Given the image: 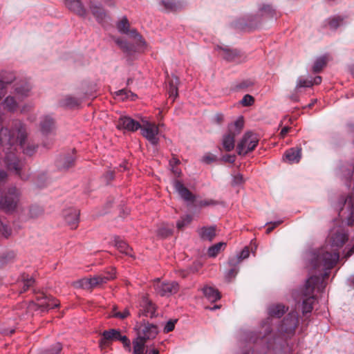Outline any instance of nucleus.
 Listing matches in <instances>:
<instances>
[{"label": "nucleus", "mask_w": 354, "mask_h": 354, "mask_svg": "<svg viewBox=\"0 0 354 354\" xmlns=\"http://www.w3.org/2000/svg\"><path fill=\"white\" fill-rule=\"evenodd\" d=\"M27 137L25 125L20 120H15L12 128L3 127L0 130V146L2 145L6 151L3 163L7 169L13 172L20 179L26 180L29 178L25 163L15 153V145H19L24 153L32 156L36 151L33 145H26Z\"/></svg>", "instance_id": "1"}, {"label": "nucleus", "mask_w": 354, "mask_h": 354, "mask_svg": "<svg viewBox=\"0 0 354 354\" xmlns=\"http://www.w3.org/2000/svg\"><path fill=\"white\" fill-rule=\"evenodd\" d=\"M348 239V234L341 227L333 229L329 234L328 241L331 247V251L323 249L311 259L310 265L315 270H330L337 262L339 254V249L342 248Z\"/></svg>", "instance_id": "2"}, {"label": "nucleus", "mask_w": 354, "mask_h": 354, "mask_svg": "<svg viewBox=\"0 0 354 354\" xmlns=\"http://www.w3.org/2000/svg\"><path fill=\"white\" fill-rule=\"evenodd\" d=\"M8 178L7 172L0 170V183ZM21 198V191L15 186L10 187L3 196H0V209L7 213L14 212L18 207Z\"/></svg>", "instance_id": "3"}, {"label": "nucleus", "mask_w": 354, "mask_h": 354, "mask_svg": "<svg viewBox=\"0 0 354 354\" xmlns=\"http://www.w3.org/2000/svg\"><path fill=\"white\" fill-rule=\"evenodd\" d=\"M322 283V279L318 276H311L305 283L303 295L306 298L302 302V312L304 314L310 313L313 309V304L316 299L313 295L316 286Z\"/></svg>", "instance_id": "4"}, {"label": "nucleus", "mask_w": 354, "mask_h": 354, "mask_svg": "<svg viewBox=\"0 0 354 354\" xmlns=\"http://www.w3.org/2000/svg\"><path fill=\"white\" fill-rule=\"evenodd\" d=\"M244 127V120L243 116H240L237 120L228 125V132L223 138V147L226 151H231L234 148V138L239 135Z\"/></svg>", "instance_id": "5"}, {"label": "nucleus", "mask_w": 354, "mask_h": 354, "mask_svg": "<svg viewBox=\"0 0 354 354\" xmlns=\"http://www.w3.org/2000/svg\"><path fill=\"white\" fill-rule=\"evenodd\" d=\"M115 277V270L112 268L111 272L104 274L95 276L93 278L82 279L78 281L80 286L84 289H91L97 286L102 285Z\"/></svg>", "instance_id": "6"}, {"label": "nucleus", "mask_w": 354, "mask_h": 354, "mask_svg": "<svg viewBox=\"0 0 354 354\" xmlns=\"http://www.w3.org/2000/svg\"><path fill=\"white\" fill-rule=\"evenodd\" d=\"M259 142V138L256 133L248 131L246 132L240 142L238 144L236 150L239 155L245 156L248 153L252 151Z\"/></svg>", "instance_id": "7"}, {"label": "nucleus", "mask_w": 354, "mask_h": 354, "mask_svg": "<svg viewBox=\"0 0 354 354\" xmlns=\"http://www.w3.org/2000/svg\"><path fill=\"white\" fill-rule=\"evenodd\" d=\"M153 288L156 292L161 297H169L178 291L179 285L176 281H160V279H156Z\"/></svg>", "instance_id": "8"}, {"label": "nucleus", "mask_w": 354, "mask_h": 354, "mask_svg": "<svg viewBox=\"0 0 354 354\" xmlns=\"http://www.w3.org/2000/svg\"><path fill=\"white\" fill-rule=\"evenodd\" d=\"M299 323L298 316L296 312H291L283 319L279 326V330L280 333L287 336L292 335Z\"/></svg>", "instance_id": "9"}, {"label": "nucleus", "mask_w": 354, "mask_h": 354, "mask_svg": "<svg viewBox=\"0 0 354 354\" xmlns=\"http://www.w3.org/2000/svg\"><path fill=\"white\" fill-rule=\"evenodd\" d=\"M141 134L145 137L152 145H157L159 142L158 137L159 133L158 127L154 123L146 122L141 125Z\"/></svg>", "instance_id": "10"}, {"label": "nucleus", "mask_w": 354, "mask_h": 354, "mask_svg": "<svg viewBox=\"0 0 354 354\" xmlns=\"http://www.w3.org/2000/svg\"><path fill=\"white\" fill-rule=\"evenodd\" d=\"M138 337L145 341L153 339L158 334L157 326L149 322L140 323L136 326Z\"/></svg>", "instance_id": "11"}, {"label": "nucleus", "mask_w": 354, "mask_h": 354, "mask_svg": "<svg viewBox=\"0 0 354 354\" xmlns=\"http://www.w3.org/2000/svg\"><path fill=\"white\" fill-rule=\"evenodd\" d=\"M36 305L41 311H48L58 307L59 303L54 297L41 293L36 297Z\"/></svg>", "instance_id": "12"}, {"label": "nucleus", "mask_w": 354, "mask_h": 354, "mask_svg": "<svg viewBox=\"0 0 354 354\" xmlns=\"http://www.w3.org/2000/svg\"><path fill=\"white\" fill-rule=\"evenodd\" d=\"M64 6L72 12L85 19L88 15V10L83 3V0H64Z\"/></svg>", "instance_id": "13"}, {"label": "nucleus", "mask_w": 354, "mask_h": 354, "mask_svg": "<svg viewBox=\"0 0 354 354\" xmlns=\"http://www.w3.org/2000/svg\"><path fill=\"white\" fill-rule=\"evenodd\" d=\"M88 9L95 20L102 24L108 17L106 12L101 3L95 2V0H89L88 3Z\"/></svg>", "instance_id": "14"}, {"label": "nucleus", "mask_w": 354, "mask_h": 354, "mask_svg": "<svg viewBox=\"0 0 354 354\" xmlns=\"http://www.w3.org/2000/svg\"><path fill=\"white\" fill-rule=\"evenodd\" d=\"M118 129H125L129 131H136L141 128V124L136 120L128 116L120 117L116 124Z\"/></svg>", "instance_id": "15"}, {"label": "nucleus", "mask_w": 354, "mask_h": 354, "mask_svg": "<svg viewBox=\"0 0 354 354\" xmlns=\"http://www.w3.org/2000/svg\"><path fill=\"white\" fill-rule=\"evenodd\" d=\"M139 316L153 317L156 313V306L147 296L142 297L140 303Z\"/></svg>", "instance_id": "16"}, {"label": "nucleus", "mask_w": 354, "mask_h": 354, "mask_svg": "<svg viewBox=\"0 0 354 354\" xmlns=\"http://www.w3.org/2000/svg\"><path fill=\"white\" fill-rule=\"evenodd\" d=\"M80 212L75 208H68L63 212L66 223L71 228L76 229L78 226Z\"/></svg>", "instance_id": "17"}, {"label": "nucleus", "mask_w": 354, "mask_h": 354, "mask_svg": "<svg viewBox=\"0 0 354 354\" xmlns=\"http://www.w3.org/2000/svg\"><path fill=\"white\" fill-rule=\"evenodd\" d=\"M174 187L180 196L187 202H194L195 196L180 180L174 181Z\"/></svg>", "instance_id": "18"}, {"label": "nucleus", "mask_w": 354, "mask_h": 354, "mask_svg": "<svg viewBox=\"0 0 354 354\" xmlns=\"http://www.w3.org/2000/svg\"><path fill=\"white\" fill-rule=\"evenodd\" d=\"M55 129V121L50 115H45L40 121V130L43 135L48 136L53 133Z\"/></svg>", "instance_id": "19"}, {"label": "nucleus", "mask_w": 354, "mask_h": 354, "mask_svg": "<svg viewBox=\"0 0 354 354\" xmlns=\"http://www.w3.org/2000/svg\"><path fill=\"white\" fill-rule=\"evenodd\" d=\"M113 242L115 247L119 250L120 252L125 254L126 256L135 259L132 248H130L129 245L120 237L115 236Z\"/></svg>", "instance_id": "20"}, {"label": "nucleus", "mask_w": 354, "mask_h": 354, "mask_svg": "<svg viewBox=\"0 0 354 354\" xmlns=\"http://www.w3.org/2000/svg\"><path fill=\"white\" fill-rule=\"evenodd\" d=\"M180 80L177 76L173 75L171 78L168 80V86H167V91L169 95V97L172 99V102L178 95V84Z\"/></svg>", "instance_id": "21"}, {"label": "nucleus", "mask_w": 354, "mask_h": 354, "mask_svg": "<svg viewBox=\"0 0 354 354\" xmlns=\"http://www.w3.org/2000/svg\"><path fill=\"white\" fill-rule=\"evenodd\" d=\"M15 78V76L12 72L2 71L0 73V100L5 95L6 85L12 83Z\"/></svg>", "instance_id": "22"}, {"label": "nucleus", "mask_w": 354, "mask_h": 354, "mask_svg": "<svg viewBox=\"0 0 354 354\" xmlns=\"http://www.w3.org/2000/svg\"><path fill=\"white\" fill-rule=\"evenodd\" d=\"M119 335V330L115 329H111L104 330L102 334V338L100 340V344L101 346H106L109 342L118 340V336Z\"/></svg>", "instance_id": "23"}, {"label": "nucleus", "mask_w": 354, "mask_h": 354, "mask_svg": "<svg viewBox=\"0 0 354 354\" xmlns=\"http://www.w3.org/2000/svg\"><path fill=\"white\" fill-rule=\"evenodd\" d=\"M223 51V57L228 62H240L241 61L242 55L236 49H229L227 48H221Z\"/></svg>", "instance_id": "24"}, {"label": "nucleus", "mask_w": 354, "mask_h": 354, "mask_svg": "<svg viewBox=\"0 0 354 354\" xmlns=\"http://www.w3.org/2000/svg\"><path fill=\"white\" fill-rule=\"evenodd\" d=\"M284 157L290 164L298 163L301 158V149L291 148L286 151Z\"/></svg>", "instance_id": "25"}, {"label": "nucleus", "mask_w": 354, "mask_h": 354, "mask_svg": "<svg viewBox=\"0 0 354 354\" xmlns=\"http://www.w3.org/2000/svg\"><path fill=\"white\" fill-rule=\"evenodd\" d=\"M287 310L288 308L281 304H272L268 308V315L270 317L278 318L282 317Z\"/></svg>", "instance_id": "26"}, {"label": "nucleus", "mask_w": 354, "mask_h": 354, "mask_svg": "<svg viewBox=\"0 0 354 354\" xmlns=\"http://www.w3.org/2000/svg\"><path fill=\"white\" fill-rule=\"evenodd\" d=\"M198 234L202 239L212 241L216 236V227H203L199 230Z\"/></svg>", "instance_id": "27"}, {"label": "nucleus", "mask_w": 354, "mask_h": 354, "mask_svg": "<svg viewBox=\"0 0 354 354\" xmlns=\"http://www.w3.org/2000/svg\"><path fill=\"white\" fill-rule=\"evenodd\" d=\"M115 42L120 48L129 56L133 55L136 52L134 46L126 40L117 38L115 39Z\"/></svg>", "instance_id": "28"}, {"label": "nucleus", "mask_w": 354, "mask_h": 354, "mask_svg": "<svg viewBox=\"0 0 354 354\" xmlns=\"http://www.w3.org/2000/svg\"><path fill=\"white\" fill-rule=\"evenodd\" d=\"M328 61V55H324L317 57L312 67V71L314 73H318L321 72L324 67H326Z\"/></svg>", "instance_id": "29"}, {"label": "nucleus", "mask_w": 354, "mask_h": 354, "mask_svg": "<svg viewBox=\"0 0 354 354\" xmlns=\"http://www.w3.org/2000/svg\"><path fill=\"white\" fill-rule=\"evenodd\" d=\"M31 86L27 82H23L15 85V91L19 97H26L28 95Z\"/></svg>", "instance_id": "30"}, {"label": "nucleus", "mask_w": 354, "mask_h": 354, "mask_svg": "<svg viewBox=\"0 0 354 354\" xmlns=\"http://www.w3.org/2000/svg\"><path fill=\"white\" fill-rule=\"evenodd\" d=\"M203 292L205 297L212 302H215L221 298L220 292L212 287H204Z\"/></svg>", "instance_id": "31"}, {"label": "nucleus", "mask_w": 354, "mask_h": 354, "mask_svg": "<svg viewBox=\"0 0 354 354\" xmlns=\"http://www.w3.org/2000/svg\"><path fill=\"white\" fill-rule=\"evenodd\" d=\"M75 159L71 156L60 157L57 161V166L60 169L67 170L74 165Z\"/></svg>", "instance_id": "32"}, {"label": "nucleus", "mask_w": 354, "mask_h": 354, "mask_svg": "<svg viewBox=\"0 0 354 354\" xmlns=\"http://www.w3.org/2000/svg\"><path fill=\"white\" fill-rule=\"evenodd\" d=\"M228 264L231 268L227 272L225 277L230 281L234 278L239 272V260L230 259H229Z\"/></svg>", "instance_id": "33"}, {"label": "nucleus", "mask_w": 354, "mask_h": 354, "mask_svg": "<svg viewBox=\"0 0 354 354\" xmlns=\"http://www.w3.org/2000/svg\"><path fill=\"white\" fill-rule=\"evenodd\" d=\"M80 102L78 99L67 95L64 99H62L60 102V104L62 106L73 109L77 107L80 105Z\"/></svg>", "instance_id": "34"}, {"label": "nucleus", "mask_w": 354, "mask_h": 354, "mask_svg": "<svg viewBox=\"0 0 354 354\" xmlns=\"http://www.w3.org/2000/svg\"><path fill=\"white\" fill-rule=\"evenodd\" d=\"M226 243L219 242L208 248L207 254L209 257H216L221 250H224Z\"/></svg>", "instance_id": "35"}, {"label": "nucleus", "mask_w": 354, "mask_h": 354, "mask_svg": "<svg viewBox=\"0 0 354 354\" xmlns=\"http://www.w3.org/2000/svg\"><path fill=\"white\" fill-rule=\"evenodd\" d=\"M2 106L4 109H6L10 112H14L17 110L18 105L13 97L8 96L3 101Z\"/></svg>", "instance_id": "36"}, {"label": "nucleus", "mask_w": 354, "mask_h": 354, "mask_svg": "<svg viewBox=\"0 0 354 354\" xmlns=\"http://www.w3.org/2000/svg\"><path fill=\"white\" fill-rule=\"evenodd\" d=\"M160 4L162 6L167 12L176 11L180 8V4L174 0H162Z\"/></svg>", "instance_id": "37"}, {"label": "nucleus", "mask_w": 354, "mask_h": 354, "mask_svg": "<svg viewBox=\"0 0 354 354\" xmlns=\"http://www.w3.org/2000/svg\"><path fill=\"white\" fill-rule=\"evenodd\" d=\"M116 27L118 31L122 34H128L130 28V24L127 17H123L122 19L117 23Z\"/></svg>", "instance_id": "38"}, {"label": "nucleus", "mask_w": 354, "mask_h": 354, "mask_svg": "<svg viewBox=\"0 0 354 354\" xmlns=\"http://www.w3.org/2000/svg\"><path fill=\"white\" fill-rule=\"evenodd\" d=\"M115 95L118 97H121L122 100L130 99L131 100H135L137 98V95L131 92V91L123 88L115 92Z\"/></svg>", "instance_id": "39"}, {"label": "nucleus", "mask_w": 354, "mask_h": 354, "mask_svg": "<svg viewBox=\"0 0 354 354\" xmlns=\"http://www.w3.org/2000/svg\"><path fill=\"white\" fill-rule=\"evenodd\" d=\"M146 341L137 337L133 341V354H143Z\"/></svg>", "instance_id": "40"}, {"label": "nucleus", "mask_w": 354, "mask_h": 354, "mask_svg": "<svg viewBox=\"0 0 354 354\" xmlns=\"http://www.w3.org/2000/svg\"><path fill=\"white\" fill-rule=\"evenodd\" d=\"M62 349V344L57 342L48 348L41 350L37 354H59Z\"/></svg>", "instance_id": "41"}, {"label": "nucleus", "mask_w": 354, "mask_h": 354, "mask_svg": "<svg viewBox=\"0 0 354 354\" xmlns=\"http://www.w3.org/2000/svg\"><path fill=\"white\" fill-rule=\"evenodd\" d=\"M127 35L136 39L139 42V44H140L141 46H146L145 41L144 40L142 37L138 33L136 29H129V33Z\"/></svg>", "instance_id": "42"}, {"label": "nucleus", "mask_w": 354, "mask_h": 354, "mask_svg": "<svg viewBox=\"0 0 354 354\" xmlns=\"http://www.w3.org/2000/svg\"><path fill=\"white\" fill-rule=\"evenodd\" d=\"M343 18L341 17H334L328 19V26L331 29H337L343 21Z\"/></svg>", "instance_id": "43"}, {"label": "nucleus", "mask_w": 354, "mask_h": 354, "mask_svg": "<svg viewBox=\"0 0 354 354\" xmlns=\"http://www.w3.org/2000/svg\"><path fill=\"white\" fill-rule=\"evenodd\" d=\"M192 221V217L190 215H185L177 221L176 225L179 230H182L185 226L189 224Z\"/></svg>", "instance_id": "44"}, {"label": "nucleus", "mask_w": 354, "mask_h": 354, "mask_svg": "<svg viewBox=\"0 0 354 354\" xmlns=\"http://www.w3.org/2000/svg\"><path fill=\"white\" fill-rule=\"evenodd\" d=\"M313 86V84L311 83V80L308 79H303L301 77H299L297 81L296 89L300 88L305 87H311Z\"/></svg>", "instance_id": "45"}, {"label": "nucleus", "mask_w": 354, "mask_h": 354, "mask_svg": "<svg viewBox=\"0 0 354 354\" xmlns=\"http://www.w3.org/2000/svg\"><path fill=\"white\" fill-rule=\"evenodd\" d=\"M250 255V250L248 247H245L238 254L236 257L232 258L231 259H237L239 260V263L241 261L246 258H248Z\"/></svg>", "instance_id": "46"}, {"label": "nucleus", "mask_w": 354, "mask_h": 354, "mask_svg": "<svg viewBox=\"0 0 354 354\" xmlns=\"http://www.w3.org/2000/svg\"><path fill=\"white\" fill-rule=\"evenodd\" d=\"M35 283V279L32 277L24 279L23 287L20 291V293L25 292L30 287H31Z\"/></svg>", "instance_id": "47"}, {"label": "nucleus", "mask_w": 354, "mask_h": 354, "mask_svg": "<svg viewBox=\"0 0 354 354\" xmlns=\"http://www.w3.org/2000/svg\"><path fill=\"white\" fill-rule=\"evenodd\" d=\"M254 102V98L250 95H245L242 98L241 103L244 106H251Z\"/></svg>", "instance_id": "48"}, {"label": "nucleus", "mask_w": 354, "mask_h": 354, "mask_svg": "<svg viewBox=\"0 0 354 354\" xmlns=\"http://www.w3.org/2000/svg\"><path fill=\"white\" fill-rule=\"evenodd\" d=\"M244 183L243 176L240 173H237L233 176L232 185L233 186L240 185Z\"/></svg>", "instance_id": "49"}, {"label": "nucleus", "mask_w": 354, "mask_h": 354, "mask_svg": "<svg viewBox=\"0 0 354 354\" xmlns=\"http://www.w3.org/2000/svg\"><path fill=\"white\" fill-rule=\"evenodd\" d=\"M130 315V312L127 308H124L122 312L115 313V314L112 315L113 317L118 318L120 319H123L129 317Z\"/></svg>", "instance_id": "50"}, {"label": "nucleus", "mask_w": 354, "mask_h": 354, "mask_svg": "<svg viewBox=\"0 0 354 354\" xmlns=\"http://www.w3.org/2000/svg\"><path fill=\"white\" fill-rule=\"evenodd\" d=\"M261 11L266 15H268L270 17H273L274 13V10L270 5H264L261 8Z\"/></svg>", "instance_id": "51"}, {"label": "nucleus", "mask_w": 354, "mask_h": 354, "mask_svg": "<svg viewBox=\"0 0 354 354\" xmlns=\"http://www.w3.org/2000/svg\"><path fill=\"white\" fill-rule=\"evenodd\" d=\"M282 223V221H277L274 222L267 223L268 227L266 229V233L270 234L276 227Z\"/></svg>", "instance_id": "52"}, {"label": "nucleus", "mask_w": 354, "mask_h": 354, "mask_svg": "<svg viewBox=\"0 0 354 354\" xmlns=\"http://www.w3.org/2000/svg\"><path fill=\"white\" fill-rule=\"evenodd\" d=\"M118 340L122 342L124 346H127L128 348L130 347V340L128 339V337L125 335H122L120 332L119 331V335L118 336Z\"/></svg>", "instance_id": "53"}, {"label": "nucleus", "mask_w": 354, "mask_h": 354, "mask_svg": "<svg viewBox=\"0 0 354 354\" xmlns=\"http://www.w3.org/2000/svg\"><path fill=\"white\" fill-rule=\"evenodd\" d=\"M175 322H176V321H174V322L171 321V320L168 321L164 327V332L169 333V332L172 331L175 327Z\"/></svg>", "instance_id": "54"}, {"label": "nucleus", "mask_w": 354, "mask_h": 354, "mask_svg": "<svg viewBox=\"0 0 354 354\" xmlns=\"http://www.w3.org/2000/svg\"><path fill=\"white\" fill-rule=\"evenodd\" d=\"M0 231H1L2 234L8 238L11 234V229L7 225H2L0 227Z\"/></svg>", "instance_id": "55"}, {"label": "nucleus", "mask_w": 354, "mask_h": 354, "mask_svg": "<svg viewBox=\"0 0 354 354\" xmlns=\"http://www.w3.org/2000/svg\"><path fill=\"white\" fill-rule=\"evenodd\" d=\"M114 177H115V174L113 171H107L104 176V178L106 180V181L107 182V183H109L110 181L113 180Z\"/></svg>", "instance_id": "56"}, {"label": "nucleus", "mask_w": 354, "mask_h": 354, "mask_svg": "<svg viewBox=\"0 0 354 354\" xmlns=\"http://www.w3.org/2000/svg\"><path fill=\"white\" fill-rule=\"evenodd\" d=\"M252 85H253V82H251V81L247 80V81H244V82H241L238 86V87L239 88H247V87L250 86Z\"/></svg>", "instance_id": "57"}, {"label": "nucleus", "mask_w": 354, "mask_h": 354, "mask_svg": "<svg viewBox=\"0 0 354 354\" xmlns=\"http://www.w3.org/2000/svg\"><path fill=\"white\" fill-rule=\"evenodd\" d=\"M224 161L233 163L235 161V156L231 155H226L223 157Z\"/></svg>", "instance_id": "58"}, {"label": "nucleus", "mask_w": 354, "mask_h": 354, "mask_svg": "<svg viewBox=\"0 0 354 354\" xmlns=\"http://www.w3.org/2000/svg\"><path fill=\"white\" fill-rule=\"evenodd\" d=\"M311 83L313 85H319L322 82V77L321 76H316L313 79H310Z\"/></svg>", "instance_id": "59"}, {"label": "nucleus", "mask_w": 354, "mask_h": 354, "mask_svg": "<svg viewBox=\"0 0 354 354\" xmlns=\"http://www.w3.org/2000/svg\"><path fill=\"white\" fill-rule=\"evenodd\" d=\"M223 115L222 113H217L214 117V120L216 123L221 124L223 121Z\"/></svg>", "instance_id": "60"}, {"label": "nucleus", "mask_w": 354, "mask_h": 354, "mask_svg": "<svg viewBox=\"0 0 354 354\" xmlns=\"http://www.w3.org/2000/svg\"><path fill=\"white\" fill-rule=\"evenodd\" d=\"M104 4L109 7H114L115 6V0H101Z\"/></svg>", "instance_id": "61"}, {"label": "nucleus", "mask_w": 354, "mask_h": 354, "mask_svg": "<svg viewBox=\"0 0 354 354\" xmlns=\"http://www.w3.org/2000/svg\"><path fill=\"white\" fill-rule=\"evenodd\" d=\"M179 163H180V160L175 157L172 158L169 160V165L171 167H175L176 165H178Z\"/></svg>", "instance_id": "62"}, {"label": "nucleus", "mask_w": 354, "mask_h": 354, "mask_svg": "<svg viewBox=\"0 0 354 354\" xmlns=\"http://www.w3.org/2000/svg\"><path fill=\"white\" fill-rule=\"evenodd\" d=\"M290 128L288 127H284L283 128H282L281 132H280V135L281 137H285V136L288 133V132L290 131Z\"/></svg>", "instance_id": "63"}, {"label": "nucleus", "mask_w": 354, "mask_h": 354, "mask_svg": "<svg viewBox=\"0 0 354 354\" xmlns=\"http://www.w3.org/2000/svg\"><path fill=\"white\" fill-rule=\"evenodd\" d=\"M145 354H159L158 349L153 348L151 350H147Z\"/></svg>", "instance_id": "64"}]
</instances>
